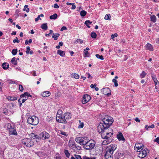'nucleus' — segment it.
I'll return each mask as SVG.
<instances>
[{"instance_id": "26", "label": "nucleus", "mask_w": 159, "mask_h": 159, "mask_svg": "<svg viewBox=\"0 0 159 159\" xmlns=\"http://www.w3.org/2000/svg\"><path fill=\"white\" fill-rule=\"evenodd\" d=\"M71 76L75 78L76 79H78L80 76L79 75L76 73H73L71 75Z\"/></svg>"}, {"instance_id": "15", "label": "nucleus", "mask_w": 159, "mask_h": 159, "mask_svg": "<svg viewBox=\"0 0 159 159\" xmlns=\"http://www.w3.org/2000/svg\"><path fill=\"white\" fill-rule=\"evenodd\" d=\"M28 95H29V93L28 92H25L24 94H22L20 96V98L18 100V102L19 103H20L21 102V98H24L25 97H28Z\"/></svg>"}, {"instance_id": "23", "label": "nucleus", "mask_w": 159, "mask_h": 159, "mask_svg": "<svg viewBox=\"0 0 159 159\" xmlns=\"http://www.w3.org/2000/svg\"><path fill=\"white\" fill-rule=\"evenodd\" d=\"M111 140H109L108 139H107L104 140L102 143V144L103 145H106L107 144H109L111 142Z\"/></svg>"}, {"instance_id": "50", "label": "nucleus", "mask_w": 159, "mask_h": 159, "mask_svg": "<svg viewBox=\"0 0 159 159\" xmlns=\"http://www.w3.org/2000/svg\"><path fill=\"white\" fill-rule=\"evenodd\" d=\"M53 7H54L55 8L57 9V8H59V6L57 4V3L54 4V5Z\"/></svg>"}, {"instance_id": "36", "label": "nucleus", "mask_w": 159, "mask_h": 159, "mask_svg": "<svg viewBox=\"0 0 159 159\" xmlns=\"http://www.w3.org/2000/svg\"><path fill=\"white\" fill-rule=\"evenodd\" d=\"M17 52V49H13L11 52V53L13 55H16Z\"/></svg>"}, {"instance_id": "32", "label": "nucleus", "mask_w": 159, "mask_h": 159, "mask_svg": "<svg viewBox=\"0 0 159 159\" xmlns=\"http://www.w3.org/2000/svg\"><path fill=\"white\" fill-rule=\"evenodd\" d=\"M151 21L154 23L156 21V17L155 16L153 15L151 17Z\"/></svg>"}, {"instance_id": "37", "label": "nucleus", "mask_w": 159, "mask_h": 159, "mask_svg": "<svg viewBox=\"0 0 159 159\" xmlns=\"http://www.w3.org/2000/svg\"><path fill=\"white\" fill-rule=\"evenodd\" d=\"M24 98H25L23 99H22V98H21V101L22 102H20V106H21L22 103H24L25 102V101L28 99V97H25Z\"/></svg>"}, {"instance_id": "42", "label": "nucleus", "mask_w": 159, "mask_h": 159, "mask_svg": "<svg viewBox=\"0 0 159 159\" xmlns=\"http://www.w3.org/2000/svg\"><path fill=\"white\" fill-rule=\"evenodd\" d=\"M59 133L66 136H67L68 135V134H67L64 131H60V132H59Z\"/></svg>"}, {"instance_id": "40", "label": "nucleus", "mask_w": 159, "mask_h": 159, "mask_svg": "<svg viewBox=\"0 0 159 159\" xmlns=\"http://www.w3.org/2000/svg\"><path fill=\"white\" fill-rule=\"evenodd\" d=\"M79 122L80 123V124L78 126V128H83V127H84V123L83 122H81V120H79Z\"/></svg>"}, {"instance_id": "43", "label": "nucleus", "mask_w": 159, "mask_h": 159, "mask_svg": "<svg viewBox=\"0 0 159 159\" xmlns=\"http://www.w3.org/2000/svg\"><path fill=\"white\" fill-rule=\"evenodd\" d=\"M19 89L20 91L21 92L23 91L24 90V88L22 85L19 84Z\"/></svg>"}, {"instance_id": "63", "label": "nucleus", "mask_w": 159, "mask_h": 159, "mask_svg": "<svg viewBox=\"0 0 159 159\" xmlns=\"http://www.w3.org/2000/svg\"><path fill=\"white\" fill-rule=\"evenodd\" d=\"M69 52L70 53L71 56H73L74 54V52L72 51H69Z\"/></svg>"}, {"instance_id": "60", "label": "nucleus", "mask_w": 159, "mask_h": 159, "mask_svg": "<svg viewBox=\"0 0 159 159\" xmlns=\"http://www.w3.org/2000/svg\"><path fill=\"white\" fill-rule=\"evenodd\" d=\"M155 85V88L156 89V90L157 92H159V90L157 88V85Z\"/></svg>"}, {"instance_id": "7", "label": "nucleus", "mask_w": 159, "mask_h": 159, "mask_svg": "<svg viewBox=\"0 0 159 159\" xmlns=\"http://www.w3.org/2000/svg\"><path fill=\"white\" fill-rule=\"evenodd\" d=\"M88 139L87 137H78L76 138L75 141L80 145L84 146Z\"/></svg>"}, {"instance_id": "48", "label": "nucleus", "mask_w": 159, "mask_h": 159, "mask_svg": "<svg viewBox=\"0 0 159 159\" xmlns=\"http://www.w3.org/2000/svg\"><path fill=\"white\" fill-rule=\"evenodd\" d=\"M118 35L117 34L115 33L114 34H112L111 35V38L112 39H114L115 37H116Z\"/></svg>"}, {"instance_id": "59", "label": "nucleus", "mask_w": 159, "mask_h": 159, "mask_svg": "<svg viewBox=\"0 0 159 159\" xmlns=\"http://www.w3.org/2000/svg\"><path fill=\"white\" fill-rule=\"evenodd\" d=\"M154 126H154V125L152 124V125H151L149 126L148 128L149 129L151 128H153L154 127Z\"/></svg>"}, {"instance_id": "64", "label": "nucleus", "mask_w": 159, "mask_h": 159, "mask_svg": "<svg viewBox=\"0 0 159 159\" xmlns=\"http://www.w3.org/2000/svg\"><path fill=\"white\" fill-rule=\"evenodd\" d=\"M156 41L157 43L159 44V38L157 39Z\"/></svg>"}, {"instance_id": "54", "label": "nucleus", "mask_w": 159, "mask_h": 159, "mask_svg": "<svg viewBox=\"0 0 159 159\" xmlns=\"http://www.w3.org/2000/svg\"><path fill=\"white\" fill-rule=\"evenodd\" d=\"M67 29V28L65 26H63L61 29V31H63L65 30H66Z\"/></svg>"}, {"instance_id": "9", "label": "nucleus", "mask_w": 159, "mask_h": 159, "mask_svg": "<svg viewBox=\"0 0 159 159\" xmlns=\"http://www.w3.org/2000/svg\"><path fill=\"white\" fill-rule=\"evenodd\" d=\"M7 128L9 129V132L10 134L17 135V133L16 129L12 127L10 124H7Z\"/></svg>"}, {"instance_id": "6", "label": "nucleus", "mask_w": 159, "mask_h": 159, "mask_svg": "<svg viewBox=\"0 0 159 159\" xmlns=\"http://www.w3.org/2000/svg\"><path fill=\"white\" fill-rule=\"evenodd\" d=\"M22 143L28 147H30L34 144V142L30 139L25 138L22 140Z\"/></svg>"}, {"instance_id": "53", "label": "nucleus", "mask_w": 159, "mask_h": 159, "mask_svg": "<svg viewBox=\"0 0 159 159\" xmlns=\"http://www.w3.org/2000/svg\"><path fill=\"white\" fill-rule=\"evenodd\" d=\"M97 86V84H92L90 85V87L92 88H94Z\"/></svg>"}, {"instance_id": "30", "label": "nucleus", "mask_w": 159, "mask_h": 159, "mask_svg": "<svg viewBox=\"0 0 159 159\" xmlns=\"http://www.w3.org/2000/svg\"><path fill=\"white\" fill-rule=\"evenodd\" d=\"M92 23V22L89 20H86L84 24L87 25V27L89 28H90V26L89 25L91 24Z\"/></svg>"}, {"instance_id": "39", "label": "nucleus", "mask_w": 159, "mask_h": 159, "mask_svg": "<svg viewBox=\"0 0 159 159\" xmlns=\"http://www.w3.org/2000/svg\"><path fill=\"white\" fill-rule=\"evenodd\" d=\"M146 75V74L145 73V72L144 71H142V72L140 74V77L141 78H143Z\"/></svg>"}, {"instance_id": "62", "label": "nucleus", "mask_w": 159, "mask_h": 159, "mask_svg": "<svg viewBox=\"0 0 159 159\" xmlns=\"http://www.w3.org/2000/svg\"><path fill=\"white\" fill-rule=\"evenodd\" d=\"M149 126H148V125H146L145 126V128L147 130H148L149 129H149Z\"/></svg>"}, {"instance_id": "2", "label": "nucleus", "mask_w": 159, "mask_h": 159, "mask_svg": "<svg viewBox=\"0 0 159 159\" xmlns=\"http://www.w3.org/2000/svg\"><path fill=\"white\" fill-rule=\"evenodd\" d=\"M116 148V146L115 145L111 144L108 146L106 148V152L105 155L106 158L108 159L109 158L110 159H112L113 153Z\"/></svg>"}, {"instance_id": "8", "label": "nucleus", "mask_w": 159, "mask_h": 159, "mask_svg": "<svg viewBox=\"0 0 159 159\" xmlns=\"http://www.w3.org/2000/svg\"><path fill=\"white\" fill-rule=\"evenodd\" d=\"M139 152L138 154V156L139 157L143 158L147 155V154L149 153V151L147 148H145L142 151H139Z\"/></svg>"}, {"instance_id": "52", "label": "nucleus", "mask_w": 159, "mask_h": 159, "mask_svg": "<svg viewBox=\"0 0 159 159\" xmlns=\"http://www.w3.org/2000/svg\"><path fill=\"white\" fill-rule=\"evenodd\" d=\"M76 8V6L75 5L74 3H73L72 4V7L71 9L73 10H74Z\"/></svg>"}, {"instance_id": "58", "label": "nucleus", "mask_w": 159, "mask_h": 159, "mask_svg": "<svg viewBox=\"0 0 159 159\" xmlns=\"http://www.w3.org/2000/svg\"><path fill=\"white\" fill-rule=\"evenodd\" d=\"M135 121H136L137 122H140V120L139 119V118L138 117H136L135 119Z\"/></svg>"}, {"instance_id": "5", "label": "nucleus", "mask_w": 159, "mask_h": 159, "mask_svg": "<svg viewBox=\"0 0 159 159\" xmlns=\"http://www.w3.org/2000/svg\"><path fill=\"white\" fill-rule=\"evenodd\" d=\"M27 122L32 125H37L39 122V118L34 116L30 117L27 120Z\"/></svg>"}, {"instance_id": "12", "label": "nucleus", "mask_w": 159, "mask_h": 159, "mask_svg": "<svg viewBox=\"0 0 159 159\" xmlns=\"http://www.w3.org/2000/svg\"><path fill=\"white\" fill-rule=\"evenodd\" d=\"M103 93L105 95H107L108 96L111 95V90L108 88H105L102 89Z\"/></svg>"}, {"instance_id": "19", "label": "nucleus", "mask_w": 159, "mask_h": 159, "mask_svg": "<svg viewBox=\"0 0 159 159\" xmlns=\"http://www.w3.org/2000/svg\"><path fill=\"white\" fill-rule=\"evenodd\" d=\"M9 65L8 63H4L2 65V68L4 70H7L8 68Z\"/></svg>"}, {"instance_id": "29", "label": "nucleus", "mask_w": 159, "mask_h": 159, "mask_svg": "<svg viewBox=\"0 0 159 159\" xmlns=\"http://www.w3.org/2000/svg\"><path fill=\"white\" fill-rule=\"evenodd\" d=\"M59 35L60 34L58 33H56V34H53L52 38H53L55 40H57V37H59Z\"/></svg>"}, {"instance_id": "45", "label": "nucleus", "mask_w": 159, "mask_h": 159, "mask_svg": "<svg viewBox=\"0 0 159 159\" xmlns=\"http://www.w3.org/2000/svg\"><path fill=\"white\" fill-rule=\"evenodd\" d=\"M20 42L19 40H18L17 38L16 37V39L13 40L14 43H19Z\"/></svg>"}, {"instance_id": "25", "label": "nucleus", "mask_w": 159, "mask_h": 159, "mask_svg": "<svg viewBox=\"0 0 159 159\" xmlns=\"http://www.w3.org/2000/svg\"><path fill=\"white\" fill-rule=\"evenodd\" d=\"M72 148L74 150V151H76V150H81V147L80 146H76V145L75 147H73Z\"/></svg>"}, {"instance_id": "10", "label": "nucleus", "mask_w": 159, "mask_h": 159, "mask_svg": "<svg viewBox=\"0 0 159 159\" xmlns=\"http://www.w3.org/2000/svg\"><path fill=\"white\" fill-rule=\"evenodd\" d=\"M90 99L91 97L89 95L87 94H85L83 97L82 102L84 104H85L89 102Z\"/></svg>"}, {"instance_id": "1", "label": "nucleus", "mask_w": 159, "mask_h": 159, "mask_svg": "<svg viewBox=\"0 0 159 159\" xmlns=\"http://www.w3.org/2000/svg\"><path fill=\"white\" fill-rule=\"evenodd\" d=\"M113 121V119L111 117L106 116L99 124L98 126V130L99 133H101L102 138L107 139L113 135V130L109 127Z\"/></svg>"}, {"instance_id": "49", "label": "nucleus", "mask_w": 159, "mask_h": 159, "mask_svg": "<svg viewBox=\"0 0 159 159\" xmlns=\"http://www.w3.org/2000/svg\"><path fill=\"white\" fill-rule=\"evenodd\" d=\"M8 83L9 84H16V82H14L13 81L9 80H8Z\"/></svg>"}, {"instance_id": "34", "label": "nucleus", "mask_w": 159, "mask_h": 159, "mask_svg": "<svg viewBox=\"0 0 159 159\" xmlns=\"http://www.w3.org/2000/svg\"><path fill=\"white\" fill-rule=\"evenodd\" d=\"M110 14H107L105 15L104 17V19L106 20H110Z\"/></svg>"}, {"instance_id": "44", "label": "nucleus", "mask_w": 159, "mask_h": 159, "mask_svg": "<svg viewBox=\"0 0 159 159\" xmlns=\"http://www.w3.org/2000/svg\"><path fill=\"white\" fill-rule=\"evenodd\" d=\"M53 119V117H47L46 118L47 121L49 122H50Z\"/></svg>"}, {"instance_id": "47", "label": "nucleus", "mask_w": 159, "mask_h": 159, "mask_svg": "<svg viewBox=\"0 0 159 159\" xmlns=\"http://www.w3.org/2000/svg\"><path fill=\"white\" fill-rule=\"evenodd\" d=\"M75 156L76 159H82L80 155H75Z\"/></svg>"}, {"instance_id": "22", "label": "nucleus", "mask_w": 159, "mask_h": 159, "mask_svg": "<svg viewBox=\"0 0 159 159\" xmlns=\"http://www.w3.org/2000/svg\"><path fill=\"white\" fill-rule=\"evenodd\" d=\"M57 17V15L56 13H55L53 15L50 16L49 18L51 19L55 20Z\"/></svg>"}, {"instance_id": "16", "label": "nucleus", "mask_w": 159, "mask_h": 159, "mask_svg": "<svg viewBox=\"0 0 159 159\" xmlns=\"http://www.w3.org/2000/svg\"><path fill=\"white\" fill-rule=\"evenodd\" d=\"M146 49L147 50H149L150 51H152L153 50V48L152 46L149 43H148L146 45Z\"/></svg>"}, {"instance_id": "61", "label": "nucleus", "mask_w": 159, "mask_h": 159, "mask_svg": "<svg viewBox=\"0 0 159 159\" xmlns=\"http://www.w3.org/2000/svg\"><path fill=\"white\" fill-rule=\"evenodd\" d=\"M84 53H85V55L86 56V57L88 56V55L89 54V53L88 51H85L84 52Z\"/></svg>"}, {"instance_id": "4", "label": "nucleus", "mask_w": 159, "mask_h": 159, "mask_svg": "<svg viewBox=\"0 0 159 159\" xmlns=\"http://www.w3.org/2000/svg\"><path fill=\"white\" fill-rule=\"evenodd\" d=\"M95 142L93 140H90L87 141L83 148L86 150H90L92 149L94 147Z\"/></svg>"}, {"instance_id": "20", "label": "nucleus", "mask_w": 159, "mask_h": 159, "mask_svg": "<svg viewBox=\"0 0 159 159\" xmlns=\"http://www.w3.org/2000/svg\"><path fill=\"white\" fill-rule=\"evenodd\" d=\"M33 51L32 50H30V47L29 46H28L26 47V53L27 54H33Z\"/></svg>"}, {"instance_id": "17", "label": "nucleus", "mask_w": 159, "mask_h": 159, "mask_svg": "<svg viewBox=\"0 0 159 159\" xmlns=\"http://www.w3.org/2000/svg\"><path fill=\"white\" fill-rule=\"evenodd\" d=\"M57 53L61 57H64L65 56V52L61 50H58L57 51Z\"/></svg>"}, {"instance_id": "35", "label": "nucleus", "mask_w": 159, "mask_h": 159, "mask_svg": "<svg viewBox=\"0 0 159 159\" xmlns=\"http://www.w3.org/2000/svg\"><path fill=\"white\" fill-rule=\"evenodd\" d=\"M95 56L97 58L100 59L101 60H103L104 59V58L102 55H100L99 54H97L95 55Z\"/></svg>"}, {"instance_id": "21", "label": "nucleus", "mask_w": 159, "mask_h": 159, "mask_svg": "<svg viewBox=\"0 0 159 159\" xmlns=\"http://www.w3.org/2000/svg\"><path fill=\"white\" fill-rule=\"evenodd\" d=\"M48 28L47 23L43 24L41 25V28L43 30H46L48 29Z\"/></svg>"}, {"instance_id": "14", "label": "nucleus", "mask_w": 159, "mask_h": 159, "mask_svg": "<svg viewBox=\"0 0 159 159\" xmlns=\"http://www.w3.org/2000/svg\"><path fill=\"white\" fill-rule=\"evenodd\" d=\"M117 138L119 141H124L125 138L121 132H119L118 134L117 135Z\"/></svg>"}, {"instance_id": "33", "label": "nucleus", "mask_w": 159, "mask_h": 159, "mask_svg": "<svg viewBox=\"0 0 159 159\" xmlns=\"http://www.w3.org/2000/svg\"><path fill=\"white\" fill-rule=\"evenodd\" d=\"M64 152L66 156L67 157H69L70 156V154L68 151L67 150L65 149L64 150Z\"/></svg>"}, {"instance_id": "24", "label": "nucleus", "mask_w": 159, "mask_h": 159, "mask_svg": "<svg viewBox=\"0 0 159 159\" xmlns=\"http://www.w3.org/2000/svg\"><path fill=\"white\" fill-rule=\"evenodd\" d=\"M152 79L154 81V83H155V85H157L158 83H159V82L157 80V78H156V77L155 76H152Z\"/></svg>"}, {"instance_id": "57", "label": "nucleus", "mask_w": 159, "mask_h": 159, "mask_svg": "<svg viewBox=\"0 0 159 159\" xmlns=\"http://www.w3.org/2000/svg\"><path fill=\"white\" fill-rule=\"evenodd\" d=\"M16 58L15 57H13L11 60V62H15L16 61Z\"/></svg>"}, {"instance_id": "27", "label": "nucleus", "mask_w": 159, "mask_h": 159, "mask_svg": "<svg viewBox=\"0 0 159 159\" xmlns=\"http://www.w3.org/2000/svg\"><path fill=\"white\" fill-rule=\"evenodd\" d=\"M17 98L15 97H11L9 96L7 98V99L8 100L11 101H14L16 100L17 99Z\"/></svg>"}, {"instance_id": "3", "label": "nucleus", "mask_w": 159, "mask_h": 159, "mask_svg": "<svg viewBox=\"0 0 159 159\" xmlns=\"http://www.w3.org/2000/svg\"><path fill=\"white\" fill-rule=\"evenodd\" d=\"M71 115L70 113H66L64 114L63 115L61 116L60 119H57V118L56 117V120L58 122L66 124L71 118Z\"/></svg>"}, {"instance_id": "41", "label": "nucleus", "mask_w": 159, "mask_h": 159, "mask_svg": "<svg viewBox=\"0 0 159 159\" xmlns=\"http://www.w3.org/2000/svg\"><path fill=\"white\" fill-rule=\"evenodd\" d=\"M112 82L114 83L115 86V87H117L118 84L117 83V80L115 79H113L112 80Z\"/></svg>"}, {"instance_id": "38", "label": "nucleus", "mask_w": 159, "mask_h": 159, "mask_svg": "<svg viewBox=\"0 0 159 159\" xmlns=\"http://www.w3.org/2000/svg\"><path fill=\"white\" fill-rule=\"evenodd\" d=\"M91 37L93 39H95L97 37V34L95 33L92 32L91 34Z\"/></svg>"}, {"instance_id": "28", "label": "nucleus", "mask_w": 159, "mask_h": 159, "mask_svg": "<svg viewBox=\"0 0 159 159\" xmlns=\"http://www.w3.org/2000/svg\"><path fill=\"white\" fill-rule=\"evenodd\" d=\"M84 42V41L83 40L79 39H77L76 41L74 42L75 43H79L80 44H82Z\"/></svg>"}, {"instance_id": "51", "label": "nucleus", "mask_w": 159, "mask_h": 159, "mask_svg": "<svg viewBox=\"0 0 159 159\" xmlns=\"http://www.w3.org/2000/svg\"><path fill=\"white\" fill-rule=\"evenodd\" d=\"M154 142H157V143L159 144V137H157L154 140Z\"/></svg>"}, {"instance_id": "13", "label": "nucleus", "mask_w": 159, "mask_h": 159, "mask_svg": "<svg viewBox=\"0 0 159 159\" xmlns=\"http://www.w3.org/2000/svg\"><path fill=\"white\" fill-rule=\"evenodd\" d=\"M143 148V145L139 143H136L134 146L135 150L138 152L140 149L142 150Z\"/></svg>"}, {"instance_id": "46", "label": "nucleus", "mask_w": 159, "mask_h": 159, "mask_svg": "<svg viewBox=\"0 0 159 159\" xmlns=\"http://www.w3.org/2000/svg\"><path fill=\"white\" fill-rule=\"evenodd\" d=\"M83 159H95V157L89 158L86 156H84L83 157Z\"/></svg>"}, {"instance_id": "31", "label": "nucleus", "mask_w": 159, "mask_h": 159, "mask_svg": "<svg viewBox=\"0 0 159 159\" xmlns=\"http://www.w3.org/2000/svg\"><path fill=\"white\" fill-rule=\"evenodd\" d=\"M87 14V12L84 10H82L80 12V15L81 16H84Z\"/></svg>"}, {"instance_id": "11", "label": "nucleus", "mask_w": 159, "mask_h": 159, "mask_svg": "<svg viewBox=\"0 0 159 159\" xmlns=\"http://www.w3.org/2000/svg\"><path fill=\"white\" fill-rule=\"evenodd\" d=\"M40 135V137H41V139L43 140L48 139L50 137L49 134L46 132H42Z\"/></svg>"}, {"instance_id": "56", "label": "nucleus", "mask_w": 159, "mask_h": 159, "mask_svg": "<svg viewBox=\"0 0 159 159\" xmlns=\"http://www.w3.org/2000/svg\"><path fill=\"white\" fill-rule=\"evenodd\" d=\"M70 146H73V147H75L76 146L75 144L74 143H72L70 144Z\"/></svg>"}, {"instance_id": "55", "label": "nucleus", "mask_w": 159, "mask_h": 159, "mask_svg": "<svg viewBox=\"0 0 159 159\" xmlns=\"http://www.w3.org/2000/svg\"><path fill=\"white\" fill-rule=\"evenodd\" d=\"M39 20H41V19L40 18V16H38V17L35 19V21H37Z\"/></svg>"}, {"instance_id": "18", "label": "nucleus", "mask_w": 159, "mask_h": 159, "mask_svg": "<svg viewBox=\"0 0 159 159\" xmlns=\"http://www.w3.org/2000/svg\"><path fill=\"white\" fill-rule=\"evenodd\" d=\"M50 95V93L49 91L44 92L42 93V96L44 97L49 96Z\"/></svg>"}]
</instances>
